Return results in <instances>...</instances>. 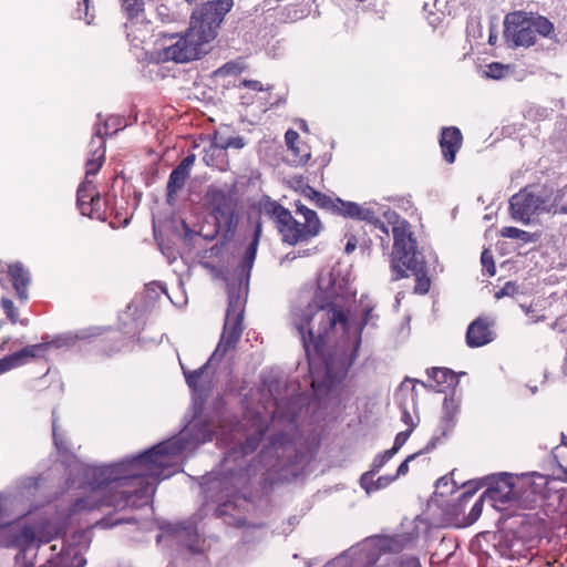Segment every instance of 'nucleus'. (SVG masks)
<instances>
[{"label":"nucleus","mask_w":567,"mask_h":567,"mask_svg":"<svg viewBox=\"0 0 567 567\" xmlns=\"http://www.w3.org/2000/svg\"><path fill=\"white\" fill-rule=\"evenodd\" d=\"M234 0H212L195 9L185 33L164 35L157 50L162 62L186 63L207 54Z\"/></svg>","instance_id":"obj_5"},{"label":"nucleus","mask_w":567,"mask_h":567,"mask_svg":"<svg viewBox=\"0 0 567 567\" xmlns=\"http://www.w3.org/2000/svg\"><path fill=\"white\" fill-rule=\"evenodd\" d=\"M235 454H237V451H235V447H233V452L227 456L226 461H228V458Z\"/></svg>","instance_id":"obj_53"},{"label":"nucleus","mask_w":567,"mask_h":567,"mask_svg":"<svg viewBox=\"0 0 567 567\" xmlns=\"http://www.w3.org/2000/svg\"><path fill=\"white\" fill-rule=\"evenodd\" d=\"M175 536L190 553L197 554L204 550V540L197 534L192 524H181L174 529Z\"/></svg>","instance_id":"obj_21"},{"label":"nucleus","mask_w":567,"mask_h":567,"mask_svg":"<svg viewBox=\"0 0 567 567\" xmlns=\"http://www.w3.org/2000/svg\"><path fill=\"white\" fill-rule=\"evenodd\" d=\"M275 410L270 415L259 412L250 419L249 433H241L244 425L230 424L233 437H227L226 425L223 421H207L203 416L194 417L177 435L164 441L152 449L117 463L102 466H90L80 461L70 465L71 485L85 491V496L79 497L70 509V516L85 511L104 507L125 508L136 506L137 501H147L155 492L161 480H165L181 471L182 456L193 452L200 444L214 436L225 444L238 443L240 453L247 455L254 452L261 436L269 427L281 420L292 426V416L281 411V403L274 399Z\"/></svg>","instance_id":"obj_1"},{"label":"nucleus","mask_w":567,"mask_h":567,"mask_svg":"<svg viewBox=\"0 0 567 567\" xmlns=\"http://www.w3.org/2000/svg\"><path fill=\"white\" fill-rule=\"evenodd\" d=\"M205 202L216 220V225L229 229L235 218L236 202L228 186H210L205 195Z\"/></svg>","instance_id":"obj_12"},{"label":"nucleus","mask_w":567,"mask_h":567,"mask_svg":"<svg viewBox=\"0 0 567 567\" xmlns=\"http://www.w3.org/2000/svg\"><path fill=\"white\" fill-rule=\"evenodd\" d=\"M194 162H195V155L194 154H190L188 156H186L178 165H177V168L179 169H183V172H185L186 174H190V169L194 165Z\"/></svg>","instance_id":"obj_43"},{"label":"nucleus","mask_w":567,"mask_h":567,"mask_svg":"<svg viewBox=\"0 0 567 567\" xmlns=\"http://www.w3.org/2000/svg\"><path fill=\"white\" fill-rule=\"evenodd\" d=\"M144 0H122L123 11L131 21L144 19Z\"/></svg>","instance_id":"obj_28"},{"label":"nucleus","mask_w":567,"mask_h":567,"mask_svg":"<svg viewBox=\"0 0 567 567\" xmlns=\"http://www.w3.org/2000/svg\"><path fill=\"white\" fill-rule=\"evenodd\" d=\"M369 315H370V312L368 311V312L365 313V319H364L365 321H368V317H369Z\"/></svg>","instance_id":"obj_56"},{"label":"nucleus","mask_w":567,"mask_h":567,"mask_svg":"<svg viewBox=\"0 0 567 567\" xmlns=\"http://www.w3.org/2000/svg\"><path fill=\"white\" fill-rule=\"evenodd\" d=\"M411 433H412V429H408L405 431L398 433L395 436V440H394V444H393L392 449H390V450L394 454H396L401 450V447L406 443Z\"/></svg>","instance_id":"obj_34"},{"label":"nucleus","mask_w":567,"mask_h":567,"mask_svg":"<svg viewBox=\"0 0 567 567\" xmlns=\"http://www.w3.org/2000/svg\"><path fill=\"white\" fill-rule=\"evenodd\" d=\"M286 258H288V259H289V258H290V254H288V255L286 256ZM296 258H297V256H296V255H293V256L291 257V259H296Z\"/></svg>","instance_id":"obj_55"},{"label":"nucleus","mask_w":567,"mask_h":567,"mask_svg":"<svg viewBox=\"0 0 567 567\" xmlns=\"http://www.w3.org/2000/svg\"><path fill=\"white\" fill-rule=\"evenodd\" d=\"M515 483L520 481L522 487L518 489V506L528 507L534 502H536V497L540 494L544 487L547 484L546 477L538 473L523 474V475H514Z\"/></svg>","instance_id":"obj_16"},{"label":"nucleus","mask_w":567,"mask_h":567,"mask_svg":"<svg viewBox=\"0 0 567 567\" xmlns=\"http://www.w3.org/2000/svg\"><path fill=\"white\" fill-rule=\"evenodd\" d=\"M341 290L333 271L321 272L313 301L291 312L316 391L331 389L347 375L361 344L362 324L352 321L340 303Z\"/></svg>","instance_id":"obj_2"},{"label":"nucleus","mask_w":567,"mask_h":567,"mask_svg":"<svg viewBox=\"0 0 567 567\" xmlns=\"http://www.w3.org/2000/svg\"><path fill=\"white\" fill-rule=\"evenodd\" d=\"M501 236L504 238L517 239L523 243L533 241L532 234L516 227H503L501 229Z\"/></svg>","instance_id":"obj_31"},{"label":"nucleus","mask_w":567,"mask_h":567,"mask_svg":"<svg viewBox=\"0 0 567 567\" xmlns=\"http://www.w3.org/2000/svg\"><path fill=\"white\" fill-rule=\"evenodd\" d=\"M78 18L85 19L87 24L92 23L93 14H90V0H83V2L79 4Z\"/></svg>","instance_id":"obj_38"},{"label":"nucleus","mask_w":567,"mask_h":567,"mask_svg":"<svg viewBox=\"0 0 567 567\" xmlns=\"http://www.w3.org/2000/svg\"><path fill=\"white\" fill-rule=\"evenodd\" d=\"M357 247V240L354 237L350 238L346 245V252L351 254Z\"/></svg>","instance_id":"obj_49"},{"label":"nucleus","mask_w":567,"mask_h":567,"mask_svg":"<svg viewBox=\"0 0 567 567\" xmlns=\"http://www.w3.org/2000/svg\"><path fill=\"white\" fill-rule=\"evenodd\" d=\"M157 14L162 19L163 22H169V21L174 20L173 16L169 12V9L164 4H161L157 8Z\"/></svg>","instance_id":"obj_46"},{"label":"nucleus","mask_w":567,"mask_h":567,"mask_svg":"<svg viewBox=\"0 0 567 567\" xmlns=\"http://www.w3.org/2000/svg\"><path fill=\"white\" fill-rule=\"evenodd\" d=\"M10 511V498L4 494H0V517L8 515Z\"/></svg>","instance_id":"obj_45"},{"label":"nucleus","mask_w":567,"mask_h":567,"mask_svg":"<svg viewBox=\"0 0 567 567\" xmlns=\"http://www.w3.org/2000/svg\"><path fill=\"white\" fill-rule=\"evenodd\" d=\"M519 487H522L520 481L515 483L514 475L503 473L491 478L488 487L483 495L497 509L506 506H518L517 493Z\"/></svg>","instance_id":"obj_15"},{"label":"nucleus","mask_w":567,"mask_h":567,"mask_svg":"<svg viewBox=\"0 0 567 567\" xmlns=\"http://www.w3.org/2000/svg\"><path fill=\"white\" fill-rule=\"evenodd\" d=\"M408 383H414V384H413V388L415 386V384H416V383H417V384H421V385H422V386H424V388H426V386H427V385H426L424 382H422V381H419V380H416V379H410V378H406V379L402 382V384H401V390H403V389L406 386V384H408Z\"/></svg>","instance_id":"obj_48"},{"label":"nucleus","mask_w":567,"mask_h":567,"mask_svg":"<svg viewBox=\"0 0 567 567\" xmlns=\"http://www.w3.org/2000/svg\"><path fill=\"white\" fill-rule=\"evenodd\" d=\"M481 260L483 266L486 268L487 274L493 276L495 274V266L492 254L488 250H484L482 252Z\"/></svg>","instance_id":"obj_41"},{"label":"nucleus","mask_w":567,"mask_h":567,"mask_svg":"<svg viewBox=\"0 0 567 567\" xmlns=\"http://www.w3.org/2000/svg\"><path fill=\"white\" fill-rule=\"evenodd\" d=\"M416 265V269H410L416 277L414 291L420 295H425L430 290L431 281L424 272L423 261L417 259ZM408 271L409 269H406V272Z\"/></svg>","instance_id":"obj_29"},{"label":"nucleus","mask_w":567,"mask_h":567,"mask_svg":"<svg viewBox=\"0 0 567 567\" xmlns=\"http://www.w3.org/2000/svg\"><path fill=\"white\" fill-rule=\"evenodd\" d=\"M194 162H195V155L194 154H190L188 156H186L178 165H177V168L179 169H183V172H185L186 174H190V169L194 165Z\"/></svg>","instance_id":"obj_44"},{"label":"nucleus","mask_w":567,"mask_h":567,"mask_svg":"<svg viewBox=\"0 0 567 567\" xmlns=\"http://www.w3.org/2000/svg\"><path fill=\"white\" fill-rule=\"evenodd\" d=\"M457 413V404L453 398H445L443 402V415L440 424L442 434L446 435L452 431L455 423V415Z\"/></svg>","instance_id":"obj_25"},{"label":"nucleus","mask_w":567,"mask_h":567,"mask_svg":"<svg viewBox=\"0 0 567 567\" xmlns=\"http://www.w3.org/2000/svg\"><path fill=\"white\" fill-rule=\"evenodd\" d=\"M377 473H363L360 477V486L365 491L368 495L388 487L395 481L393 475H383L374 480Z\"/></svg>","instance_id":"obj_23"},{"label":"nucleus","mask_w":567,"mask_h":567,"mask_svg":"<svg viewBox=\"0 0 567 567\" xmlns=\"http://www.w3.org/2000/svg\"><path fill=\"white\" fill-rule=\"evenodd\" d=\"M422 454V451L420 452H416V453H413L411 455H409L398 467L396 470V473H395V480L401 477V476H404L409 473V464L410 462H412L413 460H415L419 455Z\"/></svg>","instance_id":"obj_37"},{"label":"nucleus","mask_w":567,"mask_h":567,"mask_svg":"<svg viewBox=\"0 0 567 567\" xmlns=\"http://www.w3.org/2000/svg\"><path fill=\"white\" fill-rule=\"evenodd\" d=\"M402 421L409 426V429H414L415 427V423L413 421V417L412 415L410 414L409 411L406 410H403V413H402Z\"/></svg>","instance_id":"obj_47"},{"label":"nucleus","mask_w":567,"mask_h":567,"mask_svg":"<svg viewBox=\"0 0 567 567\" xmlns=\"http://www.w3.org/2000/svg\"><path fill=\"white\" fill-rule=\"evenodd\" d=\"M246 145L245 140L241 136H229L225 137L219 132L214 135L212 146L220 150L236 148L240 150Z\"/></svg>","instance_id":"obj_27"},{"label":"nucleus","mask_w":567,"mask_h":567,"mask_svg":"<svg viewBox=\"0 0 567 567\" xmlns=\"http://www.w3.org/2000/svg\"><path fill=\"white\" fill-rule=\"evenodd\" d=\"M471 496H472V493H470V492H465V493L463 494V497H471Z\"/></svg>","instance_id":"obj_54"},{"label":"nucleus","mask_w":567,"mask_h":567,"mask_svg":"<svg viewBox=\"0 0 567 567\" xmlns=\"http://www.w3.org/2000/svg\"><path fill=\"white\" fill-rule=\"evenodd\" d=\"M406 540L403 536L367 538L332 559L324 567H371L382 554L402 550Z\"/></svg>","instance_id":"obj_9"},{"label":"nucleus","mask_w":567,"mask_h":567,"mask_svg":"<svg viewBox=\"0 0 567 567\" xmlns=\"http://www.w3.org/2000/svg\"><path fill=\"white\" fill-rule=\"evenodd\" d=\"M305 195L315 200L316 205L331 210L334 214L347 218L363 220L375 226L385 235H389V228L384 221L379 219L382 214L386 224L391 226L393 235V251L391 258L392 280H399L406 277V269H416V241L413 237L411 226L391 209H382L379 205L364 204L359 205L354 202H346L340 198H333L311 187L303 190Z\"/></svg>","instance_id":"obj_4"},{"label":"nucleus","mask_w":567,"mask_h":567,"mask_svg":"<svg viewBox=\"0 0 567 567\" xmlns=\"http://www.w3.org/2000/svg\"><path fill=\"white\" fill-rule=\"evenodd\" d=\"M260 462L268 470L280 471L288 465L297 463V447L287 435L281 434L271 440L270 444L261 451Z\"/></svg>","instance_id":"obj_14"},{"label":"nucleus","mask_w":567,"mask_h":567,"mask_svg":"<svg viewBox=\"0 0 567 567\" xmlns=\"http://www.w3.org/2000/svg\"><path fill=\"white\" fill-rule=\"evenodd\" d=\"M427 375L436 383L433 388L437 392H443L444 389L457 383L455 373L450 369L432 368L427 370Z\"/></svg>","instance_id":"obj_24"},{"label":"nucleus","mask_w":567,"mask_h":567,"mask_svg":"<svg viewBox=\"0 0 567 567\" xmlns=\"http://www.w3.org/2000/svg\"><path fill=\"white\" fill-rule=\"evenodd\" d=\"M52 432H53V440H54L55 447L59 451H65L66 446L64 444V440L62 437V434L59 432V426L56 424L55 417L53 419V423H52Z\"/></svg>","instance_id":"obj_40"},{"label":"nucleus","mask_w":567,"mask_h":567,"mask_svg":"<svg viewBox=\"0 0 567 567\" xmlns=\"http://www.w3.org/2000/svg\"><path fill=\"white\" fill-rule=\"evenodd\" d=\"M296 207L297 217H293L289 210L276 203L265 206V210L274 217L284 241L290 245L316 237L322 229L315 210L302 204H297Z\"/></svg>","instance_id":"obj_7"},{"label":"nucleus","mask_w":567,"mask_h":567,"mask_svg":"<svg viewBox=\"0 0 567 567\" xmlns=\"http://www.w3.org/2000/svg\"><path fill=\"white\" fill-rule=\"evenodd\" d=\"M553 23L545 17L524 11L511 12L505 17L504 38L512 48L533 45L537 37H549Z\"/></svg>","instance_id":"obj_10"},{"label":"nucleus","mask_w":567,"mask_h":567,"mask_svg":"<svg viewBox=\"0 0 567 567\" xmlns=\"http://www.w3.org/2000/svg\"><path fill=\"white\" fill-rule=\"evenodd\" d=\"M47 343L32 344L0 359V374L21 367L32 359L42 357L47 351Z\"/></svg>","instance_id":"obj_17"},{"label":"nucleus","mask_w":567,"mask_h":567,"mask_svg":"<svg viewBox=\"0 0 567 567\" xmlns=\"http://www.w3.org/2000/svg\"><path fill=\"white\" fill-rule=\"evenodd\" d=\"M260 226L247 246L239 265L227 278L228 307L220 340L207 362L197 370L188 371L182 365L186 383L193 392L194 403L202 404L215 384L216 368L230 360L243 333V317L248 293L250 271L256 259Z\"/></svg>","instance_id":"obj_3"},{"label":"nucleus","mask_w":567,"mask_h":567,"mask_svg":"<svg viewBox=\"0 0 567 567\" xmlns=\"http://www.w3.org/2000/svg\"><path fill=\"white\" fill-rule=\"evenodd\" d=\"M85 338L84 334H65L56 340L58 347L61 346H73L76 340Z\"/></svg>","instance_id":"obj_42"},{"label":"nucleus","mask_w":567,"mask_h":567,"mask_svg":"<svg viewBox=\"0 0 567 567\" xmlns=\"http://www.w3.org/2000/svg\"><path fill=\"white\" fill-rule=\"evenodd\" d=\"M506 70H507V68L504 66L503 64L493 62L487 65V70L485 71V74L488 78L497 80V79H501L504 76Z\"/></svg>","instance_id":"obj_33"},{"label":"nucleus","mask_w":567,"mask_h":567,"mask_svg":"<svg viewBox=\"0 0 567 567\" xmlns=\"http://www.w3.org/2000/svg\"><path fill=\"white\" fill-rule=\"evenodd\" d=\"M239 482L240 478L233 472L229 475L205 477L202 484L203 492L207 501L219 503V506L216 508L218 516L227 514V509L230 505L228 497L235 494Z\"/></svg>","instance_id":"obj_13"},{"label":"nucleus","mask_w":567,"mask_h":567,"mask_svg":"<svg viewBox=\"0 0 567 567\" xmlns=\"http://www.w3.org/2000/svg\"><path fill=\"white\" fill-rule=\"evenodd\" d=\"M395 454L391 451H384L383 453H380L375 455L373 458V462L371 464V470L367 473H378L380 470L394 456Z\"/></svg>","instance_id":"obj_32"},{"label":"nucleus","mask_w":567,"mask_h":567,"mask_svg":"<svg viewBox=\"0 0 567 567\" xmlns=\"http://www.w3.org/2000/svg\"><path fill=\"white\" fill-rule=\"evenodd\" d=\"M247 85L254 90H257V91H261L262 90V85L260 82L258 81H249L247 82Z\"/></svg>","instance_id":"obj_50"},{"label":"nucleus","mask_w":567,"mask_h":567,"mask_svg":"<svg viewBox=\"0 0 567 567\" xmlns=\"http://www.w3.org/2000/svg\"><path fill=\"white\" fill-rule=\"evenodd\" d=\"M285 141L288 150L291 152V163L295 165L306 164L310 158L308 147L300 141L299 134L293 130H288L285 134Z\"/></svg>","instance_id":"obj_22"},{"label":"nucleus","mask_w":567,"mask_h":567,"mask_svg":"<svg viewBox=\"0 0 567 567\" xmlns=\"http://www.w3.org/2000/svg\"><path fill=\"white\" fill-rule=\"evenodd\" d=\"M7 278L12 284L17 296L21 300L28 299V289L31 282V274L21 262L7 264Z\"/></svg>","instance_id":"obj_19"},{"label":"nucleus","mask_w":567,"mask_h":567,"mask_svg":"<svg viewBox=\"0 0 567 567\" xmlns=\"http://www.w3.org/2000/svg\"><path fill=\"white\" fill-rule=\"evenodd\" d=\"M90 157L86 161L85 179L78 188V206L84 216L104 219L102 216V198L90 179L102 166L105 156L103 127L99 126L90 143Z\"/></svg>","instance_id":"obj_8"},{"label":"nucleus","mask_w":567,"mask_h":567,"mask_svg":"<svg viewBox=\"0 0 567 567\" xmlns=\"http://www.w3.org/2000/svg\"><path fill=\"white\" fill-rule=\"evenodd\" d=\"M556 205H558L556 203ZM555 203H549L547 189L536 192L532 188H524L513 195L509 199L511 217L515 221L529 224L532 218L543 213H550Z\"/></svg>","instance_id":"obj_11"},{"label":"nucleus","mask_w":567,"mask_h":567,"mask_svg":"<svg viewBox=\"0 0 567 567\" xmlns=\"http://www.w3.org/2000/svg\"><path fill=\"white\" fill-rule=\"evenodd\" d=\"M520 308L528 315L530 312V307H526L524 305L520 306Z\"/></svg>","instance_id":"obj_52"},{"label":"nucleus","mask_w":567,"mask_h":567,"mask_svg":"<svg viewBox=\"0 0 567 567\" xmlns=\"http://www.w3.org/2000/svg\"><path fill=\"white\" fill-rule=\"evenodd\" d=\"M492 321L485 318H477L467 328L466 343L471 348L483 347L494 340V333L491 330Z\"/></svg>","instance_id":"obj_18"},{"label":"nucleus","mask_w":567,"mask_h":567,"mask_svg":"<svg viewBox=\"0 0 567 567\" xmlns=\"http://www.w3.org/2000/svg\"><path fill=\"white\" fill-rule=\"evenodd\" d=\"M461 145L462 133L457 127L451 126L442 128L440 146L442 150L443 157L447 163H454L456 153L460 150Z\"/></svg>","instance_id":"obj_20"},{"label":"nucleus","mask_w":567,"mask_h":567,"mask_svg":"<svg viewBox=\"0 0 567 567\" xmlns=\"http://www.w3.org/2000/svg\"><path fill=\"white\" fill-rule=\"evenodd\" d=\"M188 174L175 167L169 175L167 183V200L168 203H173L177 193L184 187L186 179L188 178Z\"/></svg>","instance_id":"obj_26"},{"label":"nucleus","mask_w":567,"mask_h":567,"mask_svg":"<svg viewBox=\"0 0 567 567\" xmlns=\"http://www.w3.org/2000/svg\"><path fill=\"white\" fill-rule=\"evenodd\" d=\"M517 291V285L515 282L508 281L501 290L495 293V298L502 299L503 297L514 296Z\"/></svg>","instance_id":"obj_39"},{"label":"nucleus","mask_w":567,"mask_h":567,"mask_svg":"<svg viewBox=\"0 0 567 567\" xmlns=\"http://www.w3.org/2000/svg\"><path fill=\"white\" fill-rule=\"evenodd\" d=\"M544 319H545V317H544V316H538V317L532 318V320H530V321H532L533 323H536V322L543 321Z\"/></svg>","instance_id":"obj_51"},{"label":"nucleus","mask_w":567,"mask_h":567,"mask_svg":"<svg viewBox=\"0 0 567 567\" xmlns=\"http://www.w3.org/2000/svg\"><path fill=\"white\" fill-rule=\"evenodd\" d=\"M487 501L486 497H484V495H482L476 502L475 504L473 505L470 514H468V522L470 523H474L478 519V517L481 516L482 514V509H483V504L484 502Z\"/></svg>","instance_id":"obj_35"},{"label":"nucleus","mask_w":567,"mask_h":567,"mask_svg":"<svg viewBox=\"0 0 567 567\" xmlns=\"http://www.w3.org/2000/svg\"><path fill=\"white\" fill-rule=\"evenodd\" d=\"M22 538L28 542L23 555L42 551L49 554L47 563L41 567H83L86 563L84 551L89 548L91 538L86 530H79L65 538H52L38 534L33 527L22 530Z\"/></svg>","instance_id":"obj_6"},{"label":"nucleus","mask_w":567,"mask_h":567,"mask_svg":"<svg viewBox=\"0 0 567 567\" xmlns=\"http://www.w3.org/2000/svg\"><path fill=\"white\" fill-rule=\"evenodd\" d=\"M1 306H2V309L4 310L7 317L12 322H16L17 319H18V311H17L13 302L10 299H8V298H2L1 299Z\"/></svg>","instance_id":"obj_36"},{"label":"nucleus","mask_w":567,"mask_h":567,"mask_svg":"<svg viewBox=\"0 0 567 567\" xmlns=\"http://www.w3.org/2000/svg\"><path fill=\"white\" fill-rule=\"evenodd\" d=\"M549 203L559 205L553 206L551 214H567V186L556 193H549Z\"/></svg>","instance_id":"obj_30"}]
</instances>
